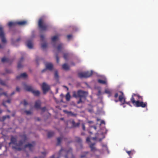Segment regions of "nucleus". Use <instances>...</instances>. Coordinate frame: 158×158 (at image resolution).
I'll return each mask as SVG.
<instances>
[{
  "mask_svg": "<svg viewBox=\"0 0 158 158\" xmlns=\"http://www.w3.org/2000/svg\"><path fill=\"white\" fill-rule=\"evenodd\" d=\"M54 133L53 131H49L48 133V138L52 137L54 135Z\"/></svg>",
  "mask_w": 158,
  "mask_h": 158,
  "instance_id": "27",
  "label": "nucleus"
},
{
  "mask_svg": "<svg viewBox=\"0 0 158 158\" xmlns=\"http://www.w3.org/2000/svg\"><path fill=\"white\" fill-rule=\"evenodd\" d=\"M43 112H44L46 110V108L45 107H44L43 108H40Z\"/></svg>",
  "mask_w": 158,
  "mask_h": 158,
  "instance_id": "49",
  "label": "nucleus"
},
{
  "mask_svg": "<svg viewBox=\"0 0 158 158\" xmlns=\"http://www.w3.org/2000/svg\"><path fill=\"white\" fill-rule=\"evenodd\" d=\"M47 44L46 43H45L42 44L41 47L42 49H44L47 48Z\"/></svg>",
  "mask_w": 158,
  "mask_h": 158,
  "instance_id": "36",
  "label": "nucleus"
},
{
  "mask_svg": "<svg viewBox=\"0 0 158 158\" xmlns=\"http://www.w3.org/2000/svg\"><path fill=\"white\" fill-rule=\"evenodd\" d=\"M62 139V138L61 137H58L57 139V143L56 145H60L61 143V141Z\"/></svg>",
  "mask_w": 158,
  "mask_h": 158,
  "instance_id": "28",
  "label": "nucleus"
},
{
  "mask_svg": "<svg viewBox=\"0 0 158 158\" xmlns=\"http://www.w3.org/2000/svg\"><path fill=\"white\" fill-rule=\"evenodd\" d=\"M2 91V89L0 88V96L2 95H4L5 96L7 97V94L6 93H2L1 92Z\"/></svg>",
  "mask_w": 158,
  "mask_h": 158,
  "instance_id": "38",
  "label": "nucleus"
},
{
  "mask_svg": "<svg viewBox=\"0 0 158 158\" xmlns=\"http://www.w3.org/2000/svg\"><path fill=\"white\" fill-rule=\"evenodd\" d=\"M17 25H18L20 26H23L25 25L27 23L26 21L23 20L16 22Z\"/></svg>",
  "mask_w": 158,
  "mask_h": 158,
  "instance_id": "18",
  "label": "nucleus"
},
{
  "mask_svg": "<svg viewBox=\"0 0 158 158\" xmlns=\"http://www.w3.org/2000/svg\"><path fill=\"white\" fill-rule=\"evenodd\" d=\"M98 82L100 84H106L107 83L106 81V80H102L99 79L98 80Z\"/></svg>",
  "mask_w": 158,
  "mask_h": 158,
  "instance_id": "25",
  "label": "nucleus"
},
{
  "mask_svg": "<svg viewBox=\"0 0 158 158\" xmlns=\"http://www.w3.org/2000/svg\"><path fill=\"white\" fill-rule=\"evenodd\" d=\"M95 144V143H92L90 144L89 145V147L91 148V151L94 152L97 150V149L96 148L94 147V145Z\"/></svg>",
  "mask_w": 158,
  "mask_h": 158,
  "instance_id": "19",
  "label": "nucleus"
},
{
  "mask_svg": "<svg viewBox=\"0 0 158 158\" xmlns=\"http://www.w3.org/2000/svg\"><path fill=\"white\" fill-rule=\"evenodd\" d=\"M24 89L27 91L32 92L33 89L31 86L25 84H24Z\"/></svg>",
  "mask_w": 158,
  "mask_h": 158,
  "instance_id": "13",
  "label": "nucleus"
},
{
  "mask_svg": "<svg viewBox=\"0 0 158 158\" xmlns=\"http://www.w3.org/2000/svg\"><path fill=\"white\" fill-rule=\"evenodd\" d=\"M2 112V110L0 109V114Z\"/></svg>",
  "mask_w": 158,
  "mask_h": 158,
  "instance_id": "60",
  "label": "nucleus"
},
{
  "mask_svg": "<svg viewBox=\"0 0 158 158\" xmlns=\"http://www.w3.org/2000/svg\"><path fill=\"white\" fill-rule=\"evenodd\" d=\"M130 100L133 104L136 107L145 108L147 106V103L143 102V97L138 94H133Z\"/></svg>",
  "mask_w": 158,
  "mask_h": 158,
  "instance_id": "1",
  "label": "nucleus"
},
{
  "mask_svg": "<svg viewBox=\"0 0 158 158\" xmlns=\"http://www.w3.org/2000/svg\"><path fill=\"white\" fill-rule=\"evenodd\" d=\"M64 155L65 158H75L72 153V149L71 148L63 149L61 148L58 153V156L56 157L55 155H53L50 158H60V157Z\"/></svg>",
  "mask_w": 158,
  "mask_h": 158,
  "instance_id": "2",
  "label": "nucleus"
},
{
  "mask_svg": "<svg viewBox=\"0 0 158 158\" xmlns=\"http://www.w3.org/2000/svg\"><path fill=\"white\" fill-rule=\"evenodd\" d=\"M63 47V44H60L57 46V49L58 52H59L60 51L61 49Z\"/></svg>",
  "mask_w": 158,
  "mask_h": 158,
  "instance_id": "26",
  "label": "nucleus"
},
{
  "mask_svg": "<svg viewBox=\"0 0 158 158\" xmlns=\"http://www.w3.org/2000/svg\"><path fill=\"white\" fill-rule=\"evenodd\" d=\"M37 120H38V121H39V120H40V118H37Z\"/></svg>",
  "mask_w": 158,
  "mask_h": 158,
  "instance_id": "64",
  "label": "nucleus"
},
{
  "mask_svg": "<svg viewBox=\"0 0 158 158\" xmlns=\"http://www.w3.org/2000/svg\"><path fill=\"white\" fill-rule=\"evenodd\" d=\"M17 141L16 138L15 137L13 136H12L10 138V142L9 143V145H10L12 143L16 146V145L17 144V143H16Z\"/></svg>",
  "mask_w": 158,
  "mask_h": 158,
  "instance_id": "12",
  "label": "nucleus"
},
{
  "mask_svg": "<svg viewBox=\"0 0 158 158\" xmlns=\"http://www.w3.org/2000/svg\"><path fill=\"white\" fill-rule=\"evenodd\" d=\"M68 56V55L67 53H64V54L63 57L65 59V60L67 59Z\"/></svg>",
  "mask_w": 158,
  "mask_h": 158,
  "instance_id": "48",
  "label": "nucleus"
},
{
  "mask_svg": "<svg viewBox=\"0 0 158 158\" xmlns=\"http://www.w3.org/2000/svg\"><path fill=\"white\" fill-rule=\"evenodd\" d=\"M20 89L18 87H16V90L17 91L19 92L20 91Z\"/></svg>",
  "mask_w": 158,
  "mask_h": 158,
  "instance_id": "53",
  "label": "nucleus"
},
{
  "mask_svg": "<svg viewBox=\"0 0 158 158\" xmlns=\"http://www.w3.org/2000/svg\"><path fill=\"white\" fill-rule=\"evenodd\" d=\"M70 96L69 93H67L65 96V98L66 101H69L70 100Z\"/></svg>",
  "mask_w": 158,
  "mask_h": 158,
  "instance_id": "34",
  "label": "nucleus"
},
{
  "mask_svg": "<svg viewBox=\"0 0 158 158\" xmlns=\"http://www.w3.org/2000/svg\"><path fill=\"white\" fill-rule=\"evenodd\" d=\"M20 136L23 139V140L24 142H25L27 140V138L26 135L24 134L23 135H21Z\"/></svg>",
  "mask_w": 158,
  "mask_h": 158,
  "instance_id": "32",
  "label": "nucleus"
},
{
  "mask_svg": "<svg viewBox=\"0 0 158 158\" xmlns=\"http://www.w3.org/2000/svg\"><path fill=\"white\" fill-rule=\"evenodd\" d=\"M82 129L84 131H85V124L84 123L82 124Z\"/></svg>",
  "mask_w": 158,
  "mask_h": 158,
  "instance_id": "50",
  "label": "nucleus"
},
{
  "mask_svg": "<svg viewBox=\"0 0 158 158\" xmlns=\"http://www.w3.org/2000/svg\"><path fill=\"white\" fill-rule=\"evenodd\" d=\"M58 35H55L53 36L52 38V42H55L56 40H57L58 39Z\"/></svg>",
  "mask_w": 158,
  "mask_h": 158,
  "instance_id": "31",
  "label": "nucleus"
},
{
  "mask_svg": "<svg viewBox=\"0 0 158 158\" xmlns=\"http://www.w3.org/2000/svg\"><path fill=\"white\" fill-rule=\"evenodd\" d=\"M56 62H57V63H58L59 62V57L58 56V55L57 54H56Z\"/></svg>",
  "mask_w": 158,
  "mask_h": 158,
  "instance_id": "47",
  "label": "nucleus"
},
{
  "mask_svg": "<svg viewBox=\"0 0 158 158\" xmlns=\"http://www.w3.org/2000/svg\"><path fill=\"white\" fill-rule=\"evenodd\" d=\"M120 92H121V91H120ZM121 93H120V92H118V93H116L114 95V97L115 98H117L118 97V95H119H119H121Z\"/></svg>",
  "mask_w": 158,
  "mask_h": 158,
  "instance_id": "42",
  "label": "nucleus"
},
{
  "mask_svg": "<svg viewBox=\"0 0 158 158\" xmlns=\"http://www.w3.org/2000/svg\"><path fill=\"white\" fill-rule=\"evenodd\" d=\"M15 93V92H12L10 94V96H12L13 95H14Z\"/></svg>",
  "mask_w": 158,
  "mask_h": 158,
  "instance_id": "57",
  "label": "nucleus"
},
{
  "mask_svg": "<svg viewBox=\"0 0 158 158\" xmlns=\"http://www.w3.org/2000/svg\"><path fill=\"white\" fill-rule=\"evenodd\" d=\"M41 102L40 100H38L35 102L34 107L37 109L41 108Z\"/></svg>",
  "mask_w": 158,
  "mask_h": 158,
  "instance_id": "15",
  "label": "nucleus"
},
{
  "mask_svg": "<svg viewBox=\"0 0 158 158\" xmlns=\"http://www.w3.org/2000/svg\"><path fill=\"white\" fill-rule=\"evenodd\" d=\"M42 154L44 155H45L46 154V152H42Z\"/></svg>",
  "mask_w": 158,
  "mask_h": 158,
  "instance_id": "58",
  "label": "nucleus"
},
{
  "mask_svg": "<svg viewBox=\"0 0 158 158\" xmlns=\"http://www.w3.org/2000/svg\"><path fill=\"white\" fill-rule=\"evenodd\" d=\"M121 93V95H119V100L121 103V105L124 104L125 103L130 105V102H127L125 101V99L124 98L123 94L122 92H120Z\"/></svg>",
  "mask_w": 158,
  "mask_h": 158,
  "instance_id": "8",
  "label": "nucleus"
},
{
  "mask_svg": "<svg viewBox=\"0 0 158 158\" xmlns=\"http://www.w3.org/2000/svg\"><path fill=\"white\" fill-rule=\"evenodd\" d=\"M64 112L66 114H67L69 116H71L74 117H76L77 115V114L76 113H74L72 112V111H69L67 110H64Z\"/></svg>",
  "mask_w": 158,
  "mask_h": 158,
  "instance_id": "14",
  "label": "nucleus"
},
{
  "mask_svg": "<svg viewBox=\"0 0 158 158\" xmlns=\"http://www.w3.org/2000/svg\"><path fill=\"white\" fill-rule=\"evenodd\" d=\"M11 100L10 99H9L6 100V101H3L2 103V105L4 106L5 107H6L7 106L5 105V103L6 102H7L8 103H10Z\"/></svg>",
  "mask_w": 158,
  "mask_h": 158,
  "instance_id": "30",
  "label": "nucleus"
},
{
  "mask_svg": "<svg viewBox=\"0 0 158 158\" xmlns=\"http://www.w3.org/2000/svg\"><path fill=\"white\" fill-rule=\"evenodd\" d=\"M21 40V38H18V39H17L16 40V41L17 42H19V40Z\"/></svg>",
  "mask_w": 158,
  "mask_h": 158,
  "instance_id": "55",
  "label": "nucleus"
},
{
  "mask_svg": "<svg viewBox=\"0 0 158 158\" xmlns=\"http://www.w3.org/2000/svg\"><path fill=\"white\" fill-rule=\"evenodd\" d=\"M93 74L92 71H87L84 72H80L78 74V76L80 78H87L91 76Z\"/></svg>",
  "mask_w": 158,
  "mask_h": 158,
  "instance_id": "5",
  "label": "nucleus"
},
{
  "mask_svg": "<svg viewBox=\"0 0 158 158\" xmlns=\"http://www.w3.org/2000/svg\"><path fill=\"white\" fill-rule=\"evenodd\" d=\"M0 84L3 85H6L5 82L1 79H0Z\"/></svg>",
  "mask_w": 158,
  "mask_h": 158,
  "instance_id": "41",
  "label": "nucleus"
},
{
  "mask_svg": "<svg viewBox=\"0 0 158 158\" xmlns=\"http://www.w3.org/2000/svg\"><path fill=\"white\" fill-rule=\"evenodd\" d=\"M3 28L2 26L0 25V38H1L2 42L5 43L6 42V40Z\"/></svg>",
  "mask_w": 158,
  "mask_h": 158,
  "instance_id": "6",
  "label": "nucleus"
},
{
  "mask_svg": "<svg viewBox=\"0 0 158 158\" xmlns=\"http://www.w3.org/2000/svg\"><path fill=\"white\" fill-rule=\"evenodd\" d=\"M105 92L106 93L108 94H111L110 91L107 89H105Z\"/></svg>",
  "mask_w": 158,
  "mask_h": 158,
  "instance_id": "45",
  "label": "nucleus"
},
{
  "mask_svg": "<svg viewBox=\"0 0 158 158\" xmlns=\"http://www.w3.org/2000/svg\"><path fill=\"white\" fill-rule=\"evenodd\" d=\"M114 101L116 102H118V101H119V100H114Z\"/></svg>",
  "mask_w": 158,
  "mask_h": 158,
  "instance_id": "61",
  "label": "nucleus"
},
{
  "mask_svg": "<svg viewBox=\"0 0 158 158\" xmlns=\"http://www.w3.org/2000/svg\"><path fill=\"white\" fill-rule=\"evenodd\" d=\"M35 144V142H33L32 143H28L25 145V148H28L29 150L31 151H32L34 149V147Z\"/></svg>",
  "mask_w": 158,
  "mask_h": 158,
  "instance_id": "10",
  "label": "nucleus"
},
{
  "mask_svg": "<svg viewBox=\"0 0 158 158\" xmlns=\"http://www.w3.org/2000/svg\"><path fill=\"white\" fill-rule=\"evenodd\" d=\"M75 141L77 142L80 144L82 142V140L80 138L77 137H75Z\"/></svg>",
  "mask_w": 158,
  "mask_h": 158,
  "instance_id": "29",
  "label": "nucleus"
},
{
  "mask_svg": "<svg viewBox=\"0 0 158 158\" xmlns=\"http://www.w3.org/2000/svg\"><path fill=\"white\" fill-rule=\"evenodd\" d=\"M101 124H105V122L103 120H102L101 122Z\"/></svg>",
  "mask_w": 158,
  "mask_h": 158,
  "instance_id": "54",
  "label": "nucleus"
},
{
  "mask_svg": "<svg viewBox=\"0 0 158 158\" xmlns=\"http://www.w3.org/2000/svg\"><path fill=\"white\" fill-rule=\"evenodd\" d=\"M41 40L42 41H43L44 40V36L43 35H40Z\"/></svg>",
  "mask_w": 158,
  "mask_h": 158,
  "instance_id": "46",
  "label": "nucleus"
},
{
  "mask_svg": "<svg viewBox=\"0 0 158 158\" xmlns=\"http://www.w3.org/2000/svg\"><path fill=\"white\" fill-rule=\"evenodd\" d=\"M25 112L27 115H30L31 114V112L30 111L25 110Z\"/></svg>",
  "mask_w": 158,
  "mask_h": 158,
  "instance_id": "43",
  "label": "nucleus"
},
{
  "mask_svg": "<svg viewBox=\"0 0 158 158\" xmlns=\"http://www.w3.org/2000/svg\"><path fill=\"white\" fill-rule=\"evenodd\" d=\"M46 69H44L42 71V73L44 72L46 70V69L49 70L50 71H52L53 69V65L51 63H47L46 64Z\"/></svg>",
  "mask_w": 158,
  "mask_h": 158,
  "instance_id": "11",
  "label": "nucleus"
},
{
  "mask_svg": "<svg viewBox=\"0 0 158 158\" xmlns=\"http://www.w3.org/2000/svg\"><path fill=\"white\" fill-rule=\"evenodd\" d=\"M27 46L30 49H31L33 48L32 41L31 40H29L27 41Z\"/></svg>",
  "mask_w": 158,
  "mask_h": 158,
  "instance_id": "17",
  "label": "nucleus"
},
{
  "mask_svg": "<svg viewBox=\"0 0 158 158\" xmlns=\"http://www.w3.org/2000/svg\"><path fill=\"white\" fill-rule=\"evenodd\" d=\"M23 104L24 106H26L28 104V103L26 100H24L23 101Z\"/></svg>",
  "mask_w": 158,
  "mask_h": 158,
  "instance_id": "44",
  "label": "nucleus"
},
{
  "mask_svg": "<svg viewBox=\"0 0 158 158\" xmlns=\"http://www.w3.org/2000/svg\"><path fill=\"white\" fill-rule=\"evenodd\" d=\"M86 141L88 142L90 141V139L89 137H87L86 138Z\"/></svg>",
  "mask_w": 158,
  "mask_h": 158,
  "instance_id": "52",
  "label": "nucleus"
},
{
  "mask_svg": "<svg viewBox=\"0 0 158 158\" xmlns=\"http://www.w3.org/2000/svg\"><path fill=\"white\" fill-rule=\"evenodd\" d=\"M62 68L65 70H68L69 69V66L66 64H64L62 65Z\"/></svg>",
  "mask_w": 158,
  "mask_h": 158,
  "instance_id": "24",
  "label": "nucleus"
},
{
  "mask_svg": "<svg viewBox=\"0 0 158 158\" xmlns=\"http://www.w3.org/2000/svg\"><path fill=\"white\" fill-rule=\"evenodd\" d=\"M10 116L9 115L3 116L2 118V121H4L6 118H10Z\"/></svg>",
  "mask_w": 158,
  "mask_h": 158,
  "instance_id": "35",
  "label": "nucleus"
},
{
  "mask_svg": "<svg viewBox=\"0 0 158 158\" xmlns=\"http://www.w3.org/2000/svg\"><path fill=\"white\" fill-rule=\"evenodd\" d=\"M126 152L128 154V155L130 156L133 154V153L132 151H126Z\"/></svg>",
  "mask_w": 158,
  "mask_h": 158,
  "instance_id": "40",
  "label": "nucleus"
},
{
  "mask_svg": "<svg viewBox=\"0 0 158 158\" xmlns=\"http://www.w3.org/2000/svg\"><path fill=\"white\" fill-rule=\"evenodd\" d=\"M42 87L43 93L44 94H46V93L48 92L50 89L49 85H47L45 82L43 83Z\"/></svg>",
  "mask_w": 158,
  "mask_h": 158,
  "instance_id": "9",
  "label": "nucleus"
},
{
  "mask_svg": "<svg viewBox=\"0 0 158 158\" xmlns=\"http://www.w3.org/2000/svg\"><path fill=\"white\" fill-rule=\"evenodd\" d=\"M88 95L86 92L79 90L77 91H74L73 93V96L75 98H79V100L77 102V104L82 103V98L85 99Z\"/></svg>",
  "mask_w": 158,
  "mask_h": 158,
  "instance_id": "3",
  "label": "nucleus"
},
{
  "mask_svg": "<svg viewBox=\"0 0 158 158\" xmlns=\"http://www.w3.org/2000/svg\"><path fill=\"white\" fill-rule=\"evenodd\" d=\"M34 158H44V156H40L39 157H35Z\"/></svg>",
  "mask_w": 158,
  "mask_h": 158,
  "instance_id": "56",
  "label": "nucleus"
},
{
  "mask_svg": "<svg viewBox=\"0 0 158 158\" xmlns=\"http://www.w3.org/2000/svg\"><path fill=\"white\" fill-rule=\"evenodd\" d=\"M71 64L73 65H75V64L74 63H72Z\"/></svg>",
  "mask_w": 158,
  "mask_h": 158,
  "instance_id": "62",
  "label": "nucleus"
},
{
  "mask_svg": "<svg viewBox=\"0 0 158 158\" xmlns=\"http://www.w3.org/2000/svg\"><path fill=\"white\" fill-rule=\"evenodd\" d=\"M88 153V152H85L84 153V154H83L81 155V158H83L84 157H86V155Z\"/></svg>",
  "mask_w": 158,
  "mask_h": 158,
  "instance_id": "39",
  "label": "nucleus"
},
{
  "mask_svg": "<svg viewBox=\"0 0 158 158\" xmlns=\"http://www.w3.org/2000/svg\"><path fill=\"white\" fill-rule=\"evenodd\" d=\"M93 128H94V129H95V130H96L97 129V127H96V126H94L93 127Z\"/></svg>",
  "mask_w": 158,
  "mask_h": 158,
  "instance_id": "59",
  "label": "nucleus"
},
{
  "mask_svg": "<svg viewBox=\"0 0 158 158\" xmlns=\"http://www.w3.org/2000/svg\"><path fill=\"white\" fill-rule=\"evenodd\" d=\"M38 25L39 27L43 31L47 30L48 27V25L45 23L44 19L42 18L39 19Z\"/></svg>",
  "mask_w": 158,
  "mask_h": 158,
  "instance_id": "4",
  "label": "nucleus"
},
{
  "mask_svg": "<svg viewBox=\"0 0 158 158\" xmlns=\"http://www.w3.org/2000/svg\"><path fill=\"white\" fill-rule=\"evenodd\" d=\"M2 62L3 63H4L5 62H8L9 61V59L8 58H7L5 57H4L2 58L1 60Z\"/></svg>",
  "mask_w": 158,
  "mask_h": 158,
  "instance_id": "33",
  "label": "nucleus"
},
{
  "mask_svg": "<svg viewBox=\"0 0 158 158\" xmlns=\"http://www.w3.org/2000/svg\"><path fill=\"white\" fill-rule=\"evenodd\" d=\"M70 123L72 125V127H78L80 124V123L79 122L76 123L73 120Z\"/></svg>",
  "mask_w": 158,
  "mask_h": 158,
  "instance_id": "16",
  "label": "nucleus"
},
{
  "mask_svg": "<svg viewBox=\"0 0 158 158\" xmlns=\"http://www.w3.org/2000/svg\"><path fill=\"white\" fill-rule=\"evenodd\" d=\"M29 156V155L28 153L27 154V157H28Z\"/></svg>",
  "mask_w": 158,
  "mask_h": 158,
  "instance_id": "63",
  "label": "nucleus"
},
{
  "mask_svg": "<svg viewBox=\"0 0 158 158\" xmlns=\"http://www.w3.org/2000/svg\"><path fill=\"white\" fill-rule=\"evenodd\" d=\"M27 75L26 73H23L21 74L20 75L17 76L16 78L17 79H19L21 78H26L27 77Z\"/></svg>",
  "mask_w": 158,
  "mask_h": 158,
  "instance_id": "21",
  "label": "nucleus"
},
{
  "mask_svg": "<svg viewBox=\"0 0 158 158\" xmlns=\"http://www.w3.org/2000/svg\"><path fill=\"white\" fill-rule=\"evenodd\" d=\"M16 25H17L16 22H10L8 23V26L10 27H11L13 26H15Z\"/></svg>",
  "mask_w": 158,
  "mask_h": 158,
  "instance_id": "22",
  "label": "nucleus"
},
{
  "mask_svg": "<svg viewBox=\"0 0 158 158\" xmlns=\"http://www.w3.org/2000/svg\"><path fill=\"white\" fill-rule=\"evenodd\" d=\"M23 57H22L19 61L18 64V68L19 69L21 68L23 66L21 64V63L23 61Z\"/></svg>",
  "mask_w": 158,
  "mask_h": 158,
  "instance_id": "20",
  "label": "nucleus"
},
{
  "mask_svg": "<svg viewBox=\"0 0 158 158\" xmlns=\"http://www.w3.org/2000/svg\"><path fill=\"white\" fill-rule=\"evenodd\" d=\"M55 77L56 79H58V78H59V75L58 74V71L57 70H56L55 71Z\"/></svg>",
  "mask_w": 158,
  "mask_h": 158,
  "instance_id": "37",
  "label": "nucleus"
},
{
  "mask_svg": "<svg viewBox=\"0 0 158 158\" xmlns=\"http://www.w3.org/2000/svg\"><path fill=\"white\" fill-rule=\"evenodd\" d=\"M32 93L35 96H38L40 95V92L38 90H35L34 89Z\"/></svg>",
  "mask_w": 158,
  "mask_h": 158,
  "instance_id": "23",
  "label": "nucleus"
},
{
  "mask_svg": "<svg viewBox=\"0 0 158 158\" xmlns=\"http://www.w3.org/2000/svg\"><path fill=\"white\" fill-rule=\"evenodd\" d=\"M25 142L23 140H20L19 141V143L16 145V146H13L12 148L15 151H20L22 150L20 146H22Z\"/></svg>",
  "mask_w": 158,
  "mask_h": 158,
  "instance_id": "7",
  "label": "nucleus"
},
{
  "mask_svg": "<svg viewBox=\"0 0 158 158\" xmlns=\"http://www.w3.org/2000/svg\"><path fill=\"white\" fill-rule=\"evenodd\" d=\"M72 37V35H68L67 36V38L68 39H69L71 37Z\"/></svg>",
  "mask_w": 158,
  "mask_h": 158,
  "instance_id": "51",
  "label": "nucleus"
}]
</instances>
